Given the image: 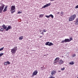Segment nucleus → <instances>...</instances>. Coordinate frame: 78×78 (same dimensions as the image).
Returning <instances> with one entry per match:
<instances>
[{
	"mask_svg": "<svg viewBox=\"0 0 78 78\" xmlns=\"http://www.w3.org/2000/svg\"><path fill=\"white\" fill-rule=\"evenodd\" d=\"M76 15L75 14L71 16L69 18V21L70 22L71 21H72V20H75V19L76 18Z\"/></svg>",
	"mask_w": 78,
	"mask_h": 78,
	"instance_id": "1",
	"label": "nucleus"
},
{
	"mask_svg": "<svg viewBox=\"0 0 78 78\" xmlns=\"http://www.w3.org/2000/svg\"><path fill=\"white\" fill-rule=\"evenodd\" d=\"M1 6H0V13L2 12L3 9H4V7H5V5L3 4V3L1 4Z\"/></svg>",
	"mask_w": 78,
	"mask_h": 78,
	"instance_id": "2",
	"label": "nucleus"
},
{
	"mask_svg": "<svg viewBox=\"0 0 78 78\" xmlns=\"http://www.w3.org/2000/svg\"><path fill=\"white\" fill-rule=\"evenodd\" d=\"M70 42V41L69 40V39H65L64 40H62L61 43H66V42Z\"/></svg>",
	"mask_w": 78,
	"mask_h": 78,
	"instance_id": "3",
	"label": "nucleus"
},
{
	"mask_svg": "<svg viewBox=\"0 0 78 78\" xmlns=\"http://www.w3.org/2000/svg\"><path fill=\"white\" fill-rule=\"evenodd\" d=\"M51 5V3H49L48 4H47L46 5H45L43 6L42 7V8H45L47 7H48V6H50Z\"/></svg>",
	"mask_w": 78,
	"mask_h": 78,
	"instance_id": "4",
	"label": "nucleus"
},
{
	"mask_svg": "<svg viewBox=\"0 0 78 78\" xmlns=\"http://www.w3.org/2000/svg\"><path fill=\"white\" fill-rule=\"evenodd\" d=\"M16 9V7L14 5H12L11 7V9H10V12L12 11H13Z\"/></svg>",
	"mask_w": 78,
	"mask_h": 78,
	"instance_id": "5",
	"label": "nucleus"
},
{
	"mask_svg": "<svg viewBox=\"0 0 78 78\" xmlns=\"http://www.w3.org/2000/svg\"><path fill=\"white\" fill-rule=\"evenodd\" d=\"M37 73H38V72L37 71V70H36L34 71V73H33V75H37Z\"/></svg>",
	"mask_w": 78,
	"mask_h": 78,
	"instance_id": "6",
	"label": "nucleus"
},
{
	"mask_svg": "<svg viewBox=\"0 0 78 78\" xmlns=\"http://www.w3.org/2000/svg\"><path fill=\"white\" fill-rule=\"evenodd\" d=\"M12 28V27L10 26H9L7 28H6V31H8L9 30H10V29H11Z\"/></svg>",
	"mask_w": 78,
	"mask_h": 78,
	"instance_id": "7",
	"label": "nucleus"
},
{
	"mask_svg": "<svg viewBox=\"0 0 78 78\" xmlns=\"http://www.w3.org/2000/svg\"><path fill=\"white\" fill-rule=\"evenodd\" d=\"M55 73H56V72L54 70L52 71L51 73V74L52 75H54V74H55Z\"/></svg>",
	"mask_w": 78,
	"mask_h": 78,
	"instance_id": "8",
	"label": "nucleus"
},
{
	"mask_svg": "<svg viewBox=\"0 0 78 78\" xmlns=\"http://www.w3.org/2000/svg\"><path fill=\"white\" fill-rule=\"evenodd\" d=\"M58 63H59V64H63V63H64V61H62V60L61 59L58 61Z\"/></svg>",
	"mask_w": 78,
	"mask_h": 78,
	"instance_id": "9",
	"label": "nucleus"
},
{
	"mask_svg": "<svg viewBox=\"0 0 78 78\" xmlns=\"http://www.w3.org/2000/svg\"><path fill=\"white\" fill-rule=\"evenodd\" d=\"M16 52V51L14 49H11V52L12 53H15Z\"/></svg>",
	"mask_w": 78,
	"mask_h": 78,
	"instance_id": "10",
	"label": "nucleus"
},
{
	"mask_svg": "<svg viewBox=\"0 0 78 78\" xmlns=\"http://www.w3.org/2000/svg\"><path fill=\"white\" fill-rule=\"evenodd\" d=\"M2 27H3V29H4V30H6L7 27L5 26V24H3Z\"/></svg>",
	"mask_w": 78,
	"mask_h": 78,
	"instance_id": "11",
	"label": "nucleus"
},
{
	"mask_svg": "<svg viewBox=\"0 0 78 78\" xmlns=\"http://www.w3.org/2000/svg\"><path fill=\"white\" fill-rule=\"evenodd\" d=\"M75 24L76 25H78V18L76 20Z\"/></svg>",
	"mask_w": 78,
	"mask_h": 78,
	"instance_id": "12",
	"label": "nucleus"
},
{
	"mask_svg": "<svg viewBox=\"0 0 78 78\" xmlns=\"http://www.w3.org/2000/svg\"><path fill=\"white\" fill-rule=\"evenodd\" d=\"M53 45V44L51 42H50L49 43V46H51Z\"/></svg>",
	"mask_w": 78,
	"mask_h": 78,
	"instance_id": "13",
	"label": "nucleus"
},
{
	"mask_svg": "<svg viewBox=\"0 0 78 78\" xmlns=\"http://www.w3.org/2000/svg\"><path fill=\"white\" fill-rule=\"evenodd\" d=\"M49 43H50V42H46L45 44V45H48L49 46Z\"/></svg>",
	"mask_w": 78,
	"mask_h": 78,
	"instance_id": "14",
	"label": "nucleus"
},
{
	"mask_svg": "<svg viewBox=\"0 0 78 78\" xmlns=\"http://www.w3.org/2000/svg\"><path fill=\"white\" fill-rule=\"evenodd\" d=\"M13 49H14L16 51L17 50V47H15L14 48H13Z\"/></svg>",
	"mask_w": 78,
	"mask_h": 78,
	"instance_id": "15",
	"label": "nucleus"
},
{
	"mask_svg": "<svg viewBox=\"0 0 78 78\" xmlns=\"http://www.w3.org/2000/svg\"><path fill=\"white\" fill-rule=\"evenodd\" d=\"M50 17H51L52 19H53V17H54V16H53V15L51 14L50 15H49Z\"/></svg>",
	"mask_w": 78,
	"mask_h": 78,
	"instance_id": "16",
	"label": "nucleus"
},
{
	"mask_svg": "<svg viewBox=\"0 0 78 78\" xmlns=\"http://www.w3.org/2000/svg\"><path fill=\"white\" fill-rule=\"evenodd\" d=\"M56 60H59V58H58V57H57L55 60V61H56Z\"/></svg>",
	"mask_w": 78,
	"mask_h": 78,
	"instance_id": "17",
	"label": "nucleus"
},
{
	"mask_svg": "<svg viewBox=\"0 0 78 78\" xmlns=\"http://www.w3.org/2000/svg\"><path fill=\"white\" fill-rule=\"evenodd\" d=\"M44 16V14L40 15H39V17H42Z\"/></svg>",
	"mask_w": 78,
	"mask_h": 78,
	"instance_id": "18",
	"label": "nucleus"
},
{
	"mask_svg": "<svg viewBox=\"0 0 78 78\" xmlns=\"http://www.w3.org/2000/svg\"><path fill=\"white\" fill-rule=\"evenodd\" d=\"M23 39V36H21L19 37V39L20 40H22Z\"/></svg>",
	"mask_w": 78,
	"mask_h": 78,
	"instance_id": "19",
	"label": "nucleus"
},
{
	"mask_svg": "<svg viewBox=\"0 0 78 78\" xmlns=\"http://www.w3.org/2000/svg\"><path fill=\"white\" fill-rule=\"evenodd\" d=\"M69 64H71V65H73L74 64V62H72L69 63Z\"/></svg>",
	"mask_w": 78,
	"mask_h": 78,
	"instance_id": "20",
	"label": "nucleus"
},
{
	"mask_svg": "<svg viewBox=\"0 0 78 78\" xmlns=\"http://www.w3.org/2000/svg\"><path fill=\"white\" fill-rule=\"evenodd\" d=\"M8 10V9H4V10H3V12H6V11H7Z\"/></svg>",
	"mask_w": 78,
	"mask_h": 78,
	"instance_id": "21",
	"label": "nucleus"
},
{
	"mask_svg": "<svg viewBox=\"0 0 78 78\" xmlns=\"http://www.w3.org/2000/svg\"><path fill=\"white\" fill-rule=\"evenodd\" d=\"M4 30V29L3 27H2V28H1V29L0 30V31H3Z\"/></svg>",
	"mask_w": 78,
	"mask_h": 78,
	"instance_id": "22",
	"label": "nucleus"
},
{
	"mask_svg": "<svg viewBox=\"0 0 78 78\" xmlns=\"http://www.w3.org/2000/svg\"><path fill=\"white\" fill-rule=\"evenodd\" d=\"M57 62H58V61H55L54 62V64L55 65H56V63H57Z\"/></svg>",
	"mask_w": 78,
	"mask_h": 78,
	"instance_id": "23",
	"label": "nucleus"
},
{
	"mask_svg": "<svg viewBox=\"0 0 78 78\" xmlns=\"http://www.w3.org/2000/svg\"><path fill=\"white\" fill-rule=\"evenodd\" d=\"M45 17H47V18H50V15L47 16V15H45Z\"/></svg>",
	"mask_w": 78,
	"mask_h": 78,
	"instance_id": "24",
	"label": "nucleus"
},
{
	"mask_svg": "<svg viewBox=\"0 0 78 78\" xmlns=\"http://www.w3.org/2000/svg\"><path fill=\"white\" fill-rule=\"evenodd\" d=\"M75 56H76V54H74L73 55L72 57V58H74V57H75Z\"/></svg>",
	"mask_w": 78,
	"mask_h": 78,
	"instance_id": "25",
	"label": "nucleus"
},
{
	"mask_svg": "<svg viewBox=\"0 0 78 78\" xmlns=\"http://www.w3.org/2000/svg\"><path fill=\"white\" fill-rule=\"evenodd\" d=\"M72 40H73V39H72V37H71L69 39V42H70V41H71Z\"/></svg>",
	"mask_w": 78,
	"mask_h": 78,
	"instance_id": "26",
	"label": "nucleus"
},
{
	"mask_svg": "<svg viewBox=\"0 0 78 78\" xmlns=\"http://www.w3.org/2000/svg\"><path fill=\"white\" fill-rule=\"evenodd\" d=\"M4 49V47L2 48H0V51H2V50H3V49Z\"/></svg>",
	"mask_w": 78,
	"mask_h": 78,
	"instance_id": "27",
	"label": "nucleus"
},
{
	"mask_svg": "<svg viewBox=\"0 0 78 78\" xmlns=\"http://www.w3.org/2000/svg\"><path fill=\"white\" fill-rule=\"evenodd\" d=\"M3 53H2L0 54V57H1V56H3Z\"/></svg>",
	"mask_w": 78,
	"mask_h": 78,
	"instance_id": "28",
	"label": "nucleus"
},
{
	"mask_svg": "<svg viewBox=\"0 0 78 78\" xmlns=\"http://www.w3.org/2000/svg\"><path fill=\"white\" fill-rule=\"evenodd\" d=\"M61 70H65V68L63 67L62 68H61Z\"/></svg>",
	"mask_w": 78,
	"mask_h": 78,
	"instance_id": "29",
	"label": "nucleus"
},
{
	"mask_svg": "<svg viewBox=\"0 0 78 78\" xmlns=\"http://www.w3.org/2000/svg\"><path fill=\"white\" fill-rule=\"evenodd\" d=\"M43 31L44 33H45V32H46L47 31L46 30H45L44 29L43 30Z\"/></svg>",
	"mask_w": 78,
	"mask_h": 78,
	"instance_id": "30",
	"label": "nucleus"
},
{
	"mask_svg": "<svg viewBox=\"0 0 78 78\" xmlns=\"http://www.w3.org/2000/svg\"><path fill=\"white\" fill-rule=\"evenodd\" d=\"M11 14H13L14 12H15V10L14 11H12H12L11 12Z\"/></svg>",
	"mask_w": 78,
	"mask_h": 78,
	"instance_id": "31",
	"label": "nucleus"
},
{
	"mask_svg": "<svg viewBox=\"0 0 78 78\" xmlns=\"http://www.w3.org/2000/svg\"><path fill=\"white\" fill-rule=\"evenodd\" d=\"M44 32L43 31V32H42L41 33H40V34H42V35H44Z\"/></svg>",
	"mask_w": 78,
	"mask_h": 78,
	"instance_id": "32",
	"label": "nucleus"
},
{
	"mask_svg": "<svg viewBox=\"0 0 78 78\" xmlns=\"http://www.w3.org/2000/svg\"><path fill=\"white\" fill-rule=\"evenodd\" d=\"M7 63L9 65V64H10V62H7Z\"/></svg>",
	"mask_w": 78,
	"mask_h": 78,
	"instance_id": "33",
	"label": "nucleus"
},
{
	"mask_svg": "<svg viewBox=\"0 0 78 78\" xmlns=\"http://www.w3.org/2000/svg\"><path fill=\"white\" fill-rule=\"evenodd\" d=\"M4 64L5 65H7V64H8L7 63V62H4Z\"/></svg>",
	"mask_w": 78,
	"mask_h": 78,
	"instance_id": "34",
	"label": "nucleus"
},
{
	"mask_svg": "<svg viewBox=\"0 0 78 78\" xmlns=\"http://www.w3.org/2000/svg\"><path fill=\"white\" fill-rule=\"evenodd\" d=\"M75 8L76 9V8H78V5H76V7Z\"/></svg>",
	"mask_w": 78,
	"mask_h": 78,
	"instance_id": "35",
	"label": "nucleus"
},
{
	"mask_svg": "<svg viewBox=\"0 0 78 78\" xmlns=\"http://www.w3.org/2000/svg\"><path fill=\"white\" fill-rule=\"evenodd\" d=\"M22 13V12H20V11H19L18 12V14H20Z\"/></svg>",
	"mask_w": 78,
	"mask_h": 78,
	"instance_id": "36",
	"label": "nucleus"
},
{
	"mask_svg": "<svg viewBox=\"0 0 78 78\" xmlns=\"http://www.w3.org/2000/svg\"><path fill=\"white\" fill-rule=\"evenodd\" d=\"M4 9H7V8L6 7H5Z\"/></svg>",
	"mask_w": 78,
	"mask_h": 78,
	"instance_id": "37",
	"label": "nucleus"
},
{
	"mask_svg": "<svg viewBox=\"0 0 78 78\" xmlns=\"http://www.w3.org/2000/svg\"><path fill=\"white\" fill-rule=\"evenodd\" d=\"M55 78V77H52V76L51 77V78Z\"/></svg>",
	"mask_w": 78,
	"mask_h": 78,
	"instance_id": "38",
	"label": "nucleus"
},
{
	"mask_svg": "<svg viewBox=\"0 0 78 78\" xmlns=\"http://www.w3.org/2000/svg\"><path fill=\"white\" fill-rule=\"evenodd\" d=\"M41 70H43V67H41Z\"/></svg>",
	"mask_w": 78,
	"mask_h": 78,
	"instance_id": "39",
	"label": "nucleus"
},
{
	"mask_svg": "<svg viewBox=\"0 0 78 78\" xmlns=\"http://www.w3.org/2000/svg\"><path fill=\"white\" fill-rule=\"evenodd\" d=\"M39 31H40V32H41L42 31V30H40Z\"/></svg>",
	"mask_w": 78,
	"mask_h": 78,
	"instance_id": "40",
	"label": "nucleus"
},
{
	"mask_svg": "<svg viewBox=\"0 0 78 78\" xmlns=\"http://www.w3.org/2000/svg\"><path fill=\"white\" fill-rule=\"evenodd\" d=\"M5 7L7 8H8V5H6Z\"/></svg>",
	"mask_w": 78,
	"mask_h": 78,
	"instance_id": "41",
	"label": "nucleus"
},
{
	"mask_svg": "<svg viewBox=\"0 0 78 78\" xmlns=\"http://www.w3.org/2000/svg\"><path fill=\"white\" fill-rule=\"evenodd\" d=\"M58 72H61V71L60 70H59L58 71Z\"/></svg>",
	"mask_w": 78,
	"mask_h": 78,
	"instance_id": "42",
	"label": "nucleus"
},
{
	"mask_svg": "<svg viewBox=\"0 0 78 78\" xmlns=\"http://www.w3.org/2000/svg\"><path fill=\"white\" fill-rule=\"evenodd\" d=\"M57 14H59V12H58Z\"/></svg>",
	"mask_w": 78,
	"mask_h": 78,
	"instance_id": "43",
	"label": "nucleus"
},
{
	"mask_svg": "<svg viewBox=\"0 0 78 78\" xmlns=\"http://www.w3.org/2000/svg\"><path fill=\"white\" fill-rule=\"evenodd\" d=\"M51 1H54L55 0H51Z\"/></svg>",
	"mask_w": 78,
	"mask_h": 78,
	"instance_id": "44",
	"label": "nucleus"
},
{
	"mask_svg": "<svg viewBox=\"0 0 78 78\" xmlns=\"http://www.w3.org/2000/svg\"><path fill=\"white\" fill-rule=\"evenodd\" d=\"M44 56H46V55H44Z\"/></svg>",
	"mask_w": 78,
	"mask_h": 78,
	"instance_id": "45",
	"label": "nucleus"
}]
</instances>
